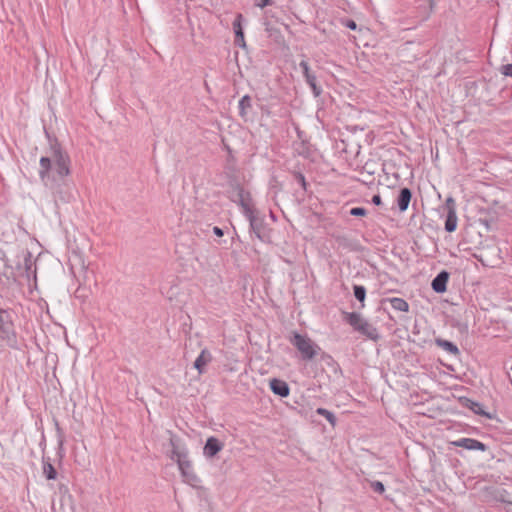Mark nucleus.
Returning <instances> with one entry per match:
<instances>
[{
    "label": "nucleus",
    "mask_w": 512,
    "mask_h": 512,
    "mask_svg": "<svg viewBox=\"0 0 512 512\" xmlns=\"http://www.w3.org/2000/svg\"><path fill=\"white\" fill-rule=\"evenodd\" d=\"M47 153V156L40 158L39 177L46 187L57 192L71 173L70 157L56 139L50 140Z\"/></svg>",
    "instance_id": "f257e3e1"
},
{
    "label": "nucleus",
    "mask_w": 512,
    "mask_h": 512,
    "mask_svg": "<svg viewBox=\"0 0 512 512\" xmlns=\"http://www.w3.org/2000/svg\"><path fill=\"white\" fill-rule=\"evenodd\" d=\"M170 443L172 445L171 459L176 460L184 480L187 483L194 485L198 481V478L193 471L190 460L188 459V452L186 448L179 447L174 439H171Z\"/></svg>",
    "instance_id": "f03ea898"
},
{
    "label": "nucleus",
    "mask_w": 512,
    "mask_h": 512,
    "mask_svg": "<svg viewBox=\"0 0 512 512\" xmlns=\"http://www.w3.org/2000/svg\"><path fill=\"white\" fill-rule=\"evenodd\" d=\"M290 343L300 352L301 358L304 361H310L314 359L321 351L319 345H317L307 335H302L298 332H294L290 337Z\"/></svg>",
    "instance_id": "7ed1b4c3"
},
{
    "label": "nucleus",
    "mask_w": 512,
    "mask_h": 512,
    "mask_svg": "<svg viewBox=\"0 0 512 512\" xmlns=\"http://www.w3.org/2000/svg\"><path fill=\"white\" fill-rule=\"evenodd\" d=\"M230 199L239 204L245 214H251V195L248 191H246L242 186L239 184L233 185L232 189L230 191Z\"/></svg>",
    "instance_id": "20e7f679"
},
{
    "label": "nucleus",
    "mask_w": 512,
    "mask_h": 512,
    "mask_svg": "<svg viewBox=\"0 0 512 512\" xmlns=\"http://www.w3.org/2000/svg\"><path fill=\"white\" fill-rule=\"evenodd\" d=\"M444 211H446L445 230L453 232L457 227L456 203L452 197L445 201Z\"/></svg>",
    "instance_id": "39448f33"
},
{
    "label": "nucleus",
    "mask_w": 512,
    "mask_h": 512,
    "mask_svg": "<svg viewBox=\"0 0 512 512\" xmlns=\"http://www.w3.org/2000/svg\"><path fill=\"white\" fill-rule=\"evenodd\" d=\"M14 337L13 324L6 310L0 309V338L8 342Z\"/></svg>",
    "instance_id": "423d86ee"
},
{
    "label": "nucleus",
    "mask_w": 512,
    "mask_h": 512,
    "mask_svg": "<svg viewBox=\"0 0 512 512\" xmlns=\"http://www.w3.org/2000/svg\"><path fill=\"white\" fill-rule=\"evenodd\" d=\"M271 391L280 397H287L290 394V388L287 382L281 379L273 378L269 381Z\"/></svg>",
    "instance_id": "0eeeda50"
},
{
    "label": "nucleus",
    "mask_w": 512,
    "mask_h": 512,
    "mask_svg": "<svg viewBox=\"0 0 512 512\" xmlns=\"http://www.w3.org/2000/svg\"><path fill=\"white\" fill-rule=\"evenodd\" d=\"M222 449L223 443H221L217 438L212 436L206 440L203 453L206 457L212 458Z\"/></svg>",
    "instance_id": "6e6552de"
},
{
    "label": "nucleus",
    "mask_w": 512,
    "mask_h": 512,
    "mask_svg": "<svg viewBox=\"0 0 512 512\" xmlns=\"http://www.w3.org/2000/svg\"><path fill=\"white\" fill-rule=\"evenodd\" d=\"M449 273L445 270L439 272L431 282V287L436 293H443L447 289Z\"/></svg>",
    "instance_id": "1a4fd4ad"
},
{
    "label": "nucleus",
    "mask_w": 512,
    "mask_h": 512,
    "mask_svg": "<svg viewBox=\"0 0 512 512\" xmlns=\"http://www.w3.org/2000/svg\"><path fill=\"white\" fill-rule=\"evenodd\" d=\"M357 332L365 335L367 338L373 341H377L380 338L378 330L365 319L363 320L361 326L357 327Z\"/></svg>",
    "instance_id": "9d476101"
},
{
    "label": "nucleus",
    "mask_w": 512,
    "mask_h": 512,
    "mask_svg": "<svg viewBox=\"0 0 512 512\" xmlns=\"http://www.w3.org/2000/svg\"><path fill=\"white\" fill-rule=\"evenodd\" d=\"M412 198V192L409 188L404 187L400 189L398 198H397V205L400 210V212H405L408 209L409 203Z\"/></svg>",
    "instance_id": "9b49d317"
},
{
    "label": "nucleus",
    "mask_w": 512,
    "mask_h": 512,
    "mask_svg": "<svg viewBox=\"0 0 512 512\" xmlns=\"http://www.w3.org/2000/svg\"><path fill=\"white\" fill-rule=\"evenodd\" d=\"M212 361V355L207 349H203L194 362V367L198 370L199 374L205 372V367Z\"/></svg>",
    "instance_id": "f8f14e48"
},
{
    "label": "nucleus",
    "mask_w": 512,
    "mask_h": 512,
    "mask_svg": "<svg viewBox=\"0 0 512 512\" xmlns=\"http://www.w3.org/2000/svg\"><path fill=\"white\" fill-rule=\"evenodd\" d=\"M453 445L456 447H462L468 450H479L480 449V441L471 438H460L453 442Z\"/></svg>",
    "instance_id": "ddd939ff"
},
{
    "label": "nucleus",
    "mask_w": 512,
    "mask_h": 512,
    "mask_svg": "<svg viewBox=\"0 0 512 512\" xmlns=\"http://www.w3.org/2000/svg\"><path fill=\"white\" fill-rule=\"evenodd\" d=\"M344 319L347 321V323H349L353 328L354 330L357 331V327L361 326L362 322H363V318L361 316V314L357 313V312H345L344 313Z\"/></svg>",
    "instance_id": "4468645a"
},
{
    "label": "nucleus",
    "mask_w": 512,
    "mask_h": 512,
    "mask_svg": "<svg viewBox=\"0 0 512 512\" xmlns=\"http://www.w3.org/2000/svg\"><path fill=\"white\" fill-rule=\"evenodd\" d=\"M435 343L437 346L441 347L442 349H444L445 351H447L448 353H450L452 355L456 356L459 354V349L453 342H450L448 340H444L441 338H437L435 340Z\"/></svg>",
    "instance_id": "2eb2a0df"
},
{
    "label": "nucleus",
    "mask_w": 512,
    "mask_h": 512,
    "mask_svg": "<svg viewBox=\"0 0 512 512\" xmlns=\"http://www.w3.org/2000/svg\"><path fill=\"white\" fill-rule=\"evenodd\" d=\"M389 303L391 304V307L394 310L401 311V312H407L409 310V304L406 300L398 297H393L388 299Z\"/></svg>",
    "instance_id": "dca6fc26"
},
{
    "label": "nucleus",
    "mask_w": 512,
    "mask_h": 512,
    "mask_svg": "<svg viewBox=\"0 0 512 512\" xmlns=\"http://www.w3.org/2000/svg\"><path fill=\"white\" fill-rule=\"evenodd\" d=\"M250 220V227L251 230L255 233V235L260 239L263 240L262 231L264 229L262 223L255 219L251 214H246Z\"/></svg>",
    "instance_id": "f3484780"
},
{
    "label": "nucleus",
    "mask_w": 512,
    "mask_h": 512,
    "mask_svg": "<svg viewBox=\"0 0 512 512\" xmlns=\"http://www.w3.org/2000/svg\"><path fill=\"white\" fill-rule=\"evenodd\" d=\"M251 97L249 95H244L240 100L238 104L239 108V114L242 118H244L247 115V112L249 109H251Z\"/></svg>",
    "instance_id": "a211bd4d"
},
{
    "label": "nucleus",
    "mask_w": 512,
    "mask_h": 512,
    "mask_svg": "<svg viewBox=\"0 0 512 512\" xmlns=\"http://www.w3.org/2000/svg\"><path fill=\"white\" fill-rule=\"evenodd\" d=\"M305 78L306 83L310 86L312 89L313 95L315 97H318L322 93V88L317 85L316 83V76L312 73L311 75H308Z\"/></svg>",
    "instance_id": "6ab92c4d"
},
{
    "label": "nucleus",
    "mask_w": 512,
    "mask_h": 512,
    "mask_svg": "<svg viewBox=\"0 0 512 512\" xmlns=\"http://www.w3.org/2000/svg\"><path fill=\"white\" fill-rule=\"evenodd\" d=\"M43 474L48 480H54L57 477V471L50 462H43Z\"/></svg>",
    "instance_id": "aec40b11"
},
{
    "label": "nucleus",
    "mask_w": 512,
    "mask_h": 512,
    "mask_svg": "<svg viewBox=\"0 0 512 512\" xmlns=\"http://www.w3.org/2000/svg\"><path fill=\"white\" fill-rule=\"evenodd\" d=\"M353 292L355 298L362 303V307H364V301L366 298V288L362 285H354L353 286Z\"/></svg>",
    "instance_id": "412c9836"
},
{
    "label": "nucleus",
    "mask_w": 512,
    "mask_h": 512,
    "mask_svg": "<svg viewBox=\"0 0 512 512\" xmlns=\"http://www.w3.org/2000/svg\"><path fill=\"white\" fill-rule=\"evenodd\" d=\"M317 414L325 417L332 425H335L336 417L331 411H329L325 408H318Z\"/></svg>",
    "instance_id": "4be33fe9"
},
{
    "label": "nucleus",
    "mask_w": 512,
    "mask_h": 512,
    "mask_svg": "<svg viewBox=\"0 0 512 512\" xmlns=\"http://www.w3.org/2000/svg\"><path fill=\"white\" fill-rule=\"evenodd\" d=\"M371 489L378 494H383L385 492V486L380 481H372L370 482Z\"/></svg>",
    "instance_id": "5701e85b"
},
{
    "label": "nucleus",
    "mask_w": 512,
    "mask_h": 512,
    "mask_svg": "<svg viewBox=\"0 0 512 512\" xmlns=\"http://www.w3.org/2000/svg\"><path fill=\"white\" fill-rule=\"evenodd\" d=\"M366 214H367V210L363 207H353L350 209V215H352V216L361 217V216H366Z\"/></svg>",
    "instance_id": "b1692460"
},
{
    "label": "nucleus",
    "mask_w": 512,
    "mask_h": 512,
    "mask_svg": "<svg viewBox=\"0 0 512 512\" xmlns=\"http://www.w3.org/2000/svg\"><path fill=\"white\" fill-rule=\"evenodd\" d=\"M299 67L301 68L304 77L312 74V72L310 71V67H309V64H308L307 61L302 60L299 63Z\"/></svg>",
    "instance_id": "393cba45"
},
{
    "label": "nucleus",
    "mask_w": 512,
    "mask_h": 512,
    "mask_svg": "<svg viewBox=\"0 0 512 512\" xmlns=\"http://www.w3.org/2000/svg\"><path fill=\"white\" fill-rule=\"evenodd\" d=\"M299 67L301 68L304 77L312 74V72L310 71V67H309V64H308L307 61L302 60L299 63Z\"/></svg>",
    "instance_id": "a878e982"
},
{
    "label": "nucleus",
    "mask_w": 512,
    "mask_h": 512,
    "mask_svg": "<svg viewBox=\"0 0 512 512\" xmlns=\"http://www.w3.org/2000/svg\"><path fill=\"white\" fill-rule=\"evenodd\" d=\"M294 178L296 182L303 187V189H306V180L302 173L297 172L294 174Z\"/></svg>",
    "instance_id": "bb28decb"
},
{
    "label": "nucleus",
    "mask_w": 512,
    "mask_h": 512,
    "mask_svg": "<svg viewBox=\"0 0 512 512\" xmlns=\"http://www.w3.org/2000/svg\"><path fill=\"white\" fill-rule=\"evenodd\" d=\"M242 19H243L242 14H237V16L235 17V19L233 21L234 32L239 30V28H242V26H241Z\"/></svg>",
    "instance_id": "cd10ccee"
},
{
    "label": "nucleus",
    "mask_w": 512,
    "mask_h": 512,
    "mask_svg": "<svg viewBox=\"0 0 512 512\" xmlns=\"http://www.w3.org/2000/svg\"><path fill=\"white\" fill-rule=\"evenodd\" d=\"M501 72L505 76L512 77V64H506L501 67Z\"/></svg>",
    "instance_id": "c85d7f7f"
},
{
    "label": "nucleus",
    "mask_w": 512,
    "mask_h": 512,
    "mask_svg": "<svg viewBox=\"0 0 512 512\" xmlns=\"http://www.w3.org/2000/svg\"><path fill=\"white\" fill-rule=\"evenodd\" d=\"M343 24L351 29V30H356L357 29V23L354 21V20H351V19H346Z\"/></svg>",
    "instance_id": "c756f323"
},
{
    "label": "nucleus",
    "mask_w": 512,
    "mask_h": 512,
    "mask_svg": "<svg viewBox=\"0 0 512 512\" xmlns=\"http://www.w3.org/2000/svg\"><path fill=\"white\" fill-rule=\"evenodd\" d=\"M493 252H495L496 256H497V260L496 261H488L487 263H484V260L482 259V265H490V266H494L497 264V262L500 261V258H499V250L497 248H493L492 249Z\"/></svg>",
    "instance_id": "7c9ffc66"
},
{
    "label": "nucleus",
    "mask_w": 512,
    "mask_h": 512,
    "mask_svg": "<svg viewBox=\"0 0 512 512\" xmlns=\"http://www.w3.org/2000/svg\"><path fill=\"white\" fill-rule=\"evenodd\" d=\"M256 5L260 8L271 5V0H255Z\"/></svg>",
    "instance_id": "2f4dec72"
},
{
    "label": "nucleus",
    "mask_w": 512,
    "mask_h": 512,
    "mask_svg": "<svg viewBox=\"0 0 512 512\" xmlns=\"http://www.w3.org/2000/svg\"><path fill=\"white\" fill-rule=\"evenodd\" d=\"M235 42V45L241 47V48H246V42H245V38L242 37V38H235L234 40Z\"/></svg>",
    "instance_id": "473e14b6"
},
{
    "label": "nucleus",
    "mask_w": 512,
    "mask_h": 512,
    "mask_svg": "<svg viewBox=\"0 0 512 512\" xmlns=\"http://www.w3.org/2000/svg\"><path fill=\"white\" fill-rule=\"evenodd\" d=\"M372 203L376 206H380L382 204V199H381V196L379 194H376L372 197Z\"/></svg>",
    "instance_id": "72a5a7b5"
},
{
    "label": "nucleus",
    "mask_w": 512,
    "mask_h": 512,
    "mask_svg": "<svg viewBox=\"0 0 512 512\" xmlns=\"http://www.w3.org/2000/svg\"><path fill=\"white\" fill-rule=\"evenodd\" d=\"M213 233L218 237H222L224 235L223 229L218 226L213 227Z\"/></svg>",
    "instance_id": "f704fd0d"
},
{
    "label": "nucleus",
    "mask_w": 512,
    "mask_h": 512,
    "mask_svg": "<svg viewBox=\"0 0 512 512\" xmlns=\"http://www.w3.org/2000/svg\"><path fill=\"white\" fill-rule=\"evenodd\" d=\"M235 38H242L244 37V32L242 28H239V30L235 31Z\"/></svg>",
    "instance_id": "c9c22d12"
},
{
    "label": "nucleus",
    "mask_w": 512,
    "mask_h": 512,
    "mask_svg": "<svg viewBox=\"0 0 512 512\" xmlns=\"http://www.w3.org/2000/svg\"><path fill=\"white\" fill-rule=\"evenodd\" d=\"M481 414H482V417H483V416H485V417H487V418H489V419H491V418H492L490 414L486 413V412H485V411H483V410L481 411Z\"/></svg>",
    "instance_id": "e433bc0d"
},
{
    "label": "nucleus",
    "mask_w": 512,
    "mask_h": 512,
    "mask_svg": "<svg viewBox=\"0 0 512 512\" xmlns=\"http://www.w3.org/2000/svg\"><path fill=\"white\" fill-rule=\"evenodd\" d=\"M475 406L478 407V409L475 410V413L480 414V406L477 403H475Z\"/></svg>",
    "instance_id": "4c0bfd02"
},
{
    "label": "nucleus",
    "mask_w": 512,
    "mask_h": 512,
    "mask_svg": "<svg viewBox=\"0 0 512 512\" xmlns=\"http://www.w3.org/2000/svg\"><path fill=\"white\" fill-rule=\"evenodd\" d=\"M481 449H482V451L485 450V445L484 444H482Z\"/></svg>",
    "instance_id": "58836bf2"
}]
</instances>
